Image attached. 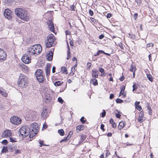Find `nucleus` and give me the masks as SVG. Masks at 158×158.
Segmentation results:
<instances>
[{"instance_id":"1","label":"nucleus","mask_w":158,"mask_h":158,"mask_svg":"<svg viewBox=\"0 0 158 158\" xmlns=\"http://www.w3.org/2000/svg\"><path fill=\"white\" fill-rule=\"evenodd\" d=\"M42 50V47L40 44L31 46L27 49V55L30 57L32 56L37 55L41 53Z\"/></svg>"},{"instance_id":"2","label":"nucleus","mask_w":158,"mask_h":158,"mask_svg":"<svg viewBox=\"0 0 158 158\" xmlns=\"http://www.w3.org/2000/svg\"><path fill=\"white\" fill-rule=\"evenodd\" d=\"M18 132L23 138L26 137L28 135L30 138H32L34 136L31 131L30 126L28 125L22 127L19 130Z\"/></svg>"},{"instance_id":"3","label":"nucleus","mask_w":158,"mask_h":158,"mask_svg":"<svg viewBox=\"0 0 158 158\" xmlns=\"http://www.w3.org/2000/svg\"><path fill=\"white\" fill-rule=\"evenodd\" d=\"M15 14L17 16L24 21H28L29 19V15L27 11L21 8H16L15 10Z\"/></svg>"},{"instance_id":"4","label":"nucleus","mask_w":158,"mask_h":158,"mask_svg":"<svg viewBox=\"0 0 158 158\" xmlns=\"http://www.w3.org/2000/svg\"><path fill=\"white\" fill-rule=\"evenodd\" d=\"M56 40V38L53 34H49L47 39L45 40V44L46 47L49 48L52 47Z\"/></svg>"},{"instance_id":"5","label":"nucleus","mask_w":158,"mask_h":158,"mask_svg":"<svg viewBox=\"0 0 158 158\" xmlns=\"http://www.w3.org/2000/svg\"><path fill=\"white\" fill-rule=\"evenodd\" d=\"M28 83L27 78L25 76H22L21 74L18 82L19 86L23 88L27 85Z\"/></svg>"},{"instance_id":"6","label":"nucleus","mask_w":158,"mask_h":158,"mask_svg":"<svg viewBox=\"0 0 158 158\" xmlns=\"http://www.w3.org/2000/svg\"><path fill=\"white\" fill-rule=\"evenodd\" d=\"M30 128L33 134L35 136L38 132V125L36 123L31 124L30 126Z\"/></svg>"},{"instance_id":"7","label":"nucleus","mask_w":158,"mask_h":158,"mask_svg":"<svg viewBox=\"0 0 158 158\" xmlns=\"http://www.w3.org/2000/svg\"><path fill=\"white\" fill-rule=\"evenodd\" d=\"M10 121L13 124L15 125H18L21 123L22 120L18 117L13 116L10 118Z\"/></svg>"},{"instance_id":"8","label":"nucleus","mask_w":158,"mask_h":158,"mask_svg":"<svg viewBox=\"0 0 158 158\" xmlns=\"http://www.w3.org/2000/svg\"><path fill=\"white\" fill-rule=\"evenodd\" d=\"M30 56H29L27 53V54H25L23 55L21 58V60L24 63L26 64H29L31 62V58Z\"/></svg>"},{"instance_id":"9","label":"nucleus","mask_w":158,"mask_h":158,"mask_svg":"<svg viewBox=\"0 0 158 158\" xmlns=\"http://www.w3.org/2000/svg\"><path fill=\"white\" fill-rule=\"evenodd\" d=\"M6 56L7 54L6 52L3 49L0 48V62L6 60Z\"/></svg>"},{"instance_id":"10","label":"nucleus","mask_w":158,"mask_h":158,"mask_svg":"<svg viewBox=\"0 0 158 158\" xmlns=\"http://www.w3.org/2000/svg\"><path fill=\"white\" fill-rule=\"evenodd\" d=\"M11 11L9 9H6L4 11V15L6 18L9 19L11 18Z\"/></svg>"},{"instance_id":"11","label":"nucleus","mask_w":158,"mask_h":158,"mask_svg":"<svg viewBox=\"0 0 158 158\" xmlns=\"http://www.w3.org/2000/svg\"><path fill=\"white\" fill-rule=\"evenodd\" d=\"M48 24L49 30L52 32H54L55 31V28L53 22L51 20H49L48 22Z\"/></svg>"},{"instance_id":"12","label":"nucleus","mask_w":158,"mask_h":158,"mask_svg":"<svg viewBox=\"0 0 158 158\" xmlns=\"http://www.w3.org/2000/svg\"><path fill=\"white\" fill-rule=\"evenodd\" d=\"M29 116H30L32 120H36L38 119L37 117V113L35 111L32 112V113H30Z\"/></svg>"},{"instance_id":"13","label":"nucleus","mask_w":158,"mask_h":158,"mask_svg":"<svg viewBox=\"0 0 158 158\" xmlns=\"http://www.w3.org/2000/svg\"><path fill=\"white\" fill-rule=\"evenodd\" d=\"M12 135L11 131L9 130L4 131L2 135V136L3 137H5L10 136Z\"/></svg>"},{"instance_id":"14","label":"nucleus","mask_w":158,"mask_h":158,"mask_svg":"<svg viewBox=\"0 0 158 158\" xmlns=\"http://www.w3.org/2000/svg\"><path fill=\"white\" fill-rule=\"evenodd\" d=\"M144 111L143 110L141 111L139 114V117L137 119L139 123H142L143 121V118L144 116Z\"/></svg>"},{"instance_id":"15","label":"nucleus","mask_w":158,"mask_h":158,"mask_svg":"<svg viewBox=\"0 0 158 158\" xmlns=\"http://www.w3.org/2000/svg\"><path fill=\"white\" fill-rule=\"evenodd\" d=\"M92 77L95 78H98L99 73V72L96 69L93 70L92 71Z\"/></svg>"},{"instance_id":"16","label":"nucleus","mask_w":158,"mask_h":158,"mask_svg":"<svg viewBox=\"0 0 158 158\" xmlns=\"http://www.w3.org/2000/svg\"><path fill=\"white\" fill-rule=\"evenodd\" d=\"M73 134V131H70L67 136L65 138L61 140L60 141V142L61 143L62 142H65L69 140V138L71 137Z\"/></svg>"},{"instance_id":"17","label":"nucleus","mask_w":158,"mask_h":158,"mask_svg":"<svg viewBox=\"0 0 158 158\" xmlns=\"http://www.w3.org/2000/svg\"><path fill=\"white\" fill-rule=\"evenodd\" d=\"M43 75V73L42 70L39 69L37 70L35 72V75L36 78L39 79V77Z\"/></svg>"},{"instance_id":"18","label":"nucleus","mask_w":158,"mask_h":158,"mask_svg":"<svg viewBox=\"0 0 158 158\" xmlns=\"http://www.w3.org/2000/svg\"><path fill=\"white\" fill-rule=\"evenodd\" d=\"M41 116L44 118H45L47 117L48 116L46 108L43 109V111L41 113Z\"/></svg>"},{"instance_id":"19","label":"nucleus","mask_w":158,"mask_h":158,"mask_svg":"<svg viewBox=\"0 0 158 158\" xmlns=\"http://www.w3.org/2000/svg\"><path fill=\"white\" fill-rule=\"evenodd\" d=\"M53 53L52 52H50L47 56V59L48 61H51L53 58Z\"/></svg>"},{"instance_id":"20","label":"nucleus","mask_w":158,"mask_h":158,"mask_svg":"<svg viewBox=\"0 0 158 158\" xmlns=\"http://www.w3.org/2000/svg\"><path fill=\"white\" fill-rule=\"evenodd\" d=\"M51 68L50 65H47L45 69L46 74L47 76H48L50 75V71Z\"/></svg>"},{"instance_id":"21","label":"nucleus","mask_w":158,"mask_h":158,"mask_svg":"<svg viewBox=\"0 0 158 158\" xmlns=\"http://www.w3.org/2000/svg\"><path fill=\"white\" fill-rule=\"evenodd\" d=\"M67 47L68 48V50L67 51V59L68 60L70 59L71 57V52H70V49L69 47V46L68 43H67Z\"/></svg>"},{"instance_id":"22","label":"nucleus","mask_w":158,"mask_h":158,"mask_svg":"<svg viewBox=\"0 0 158 158\" xmlns=\"http://www.w3.org/2000/svg\"><path fill=\"white\" fill-rule=\"evenodd\" d=\"M84 129V126L83 125H79L76 127L77 131V133L79 131L82 130Z\"/></svg>"},{"instance_id":"23","label":"nucleus","mask_w":158,"mask_h":158,"mask_svg":"<svg viewBox=\"0 0 158 158\" xmlns=\"http://www.w3.org/2000/svg\"><path fill=\"white\" fill-rule=\"evenodd\" d=\"M125 123L123 122H121L119 123L118 127L120 130L122 129L125 126Z\"/></svg>"},{"instance_id":"24","label":"nucleus","mask_w":158,"mask_h":158,"mask_svg":"<svg viewBox=\"0 0 158 158\" xmlns=\"http://www.w3.org/2000/svg\"><path fill=\"white\" fill-rule=\"evenodd\" d=\"M0 94H1L2 96L5 97H7L8 95L7 93L6 92V91L3 89H2V90H1L0 91Z\"/></svg>"},{"instance_id":"25","label":"nucleus","mask_w":158,"mask_h":158,"mask_svg":"<svg viewBox=\"0 0 158 158\" xmlns=\"http://www.w3.org/2000/svg\"><path fill=\"white\" fill-rule=\"evenodd\" d=\"M37 80L40 82L42 83L43 82L44 80V78L43 75L40 76L39 77V79L38 78H36Z\"/></svg>"},{"instance_id":"26","label":"nucleus","mask_w":158,"mask_h":158,"mask_svg":"<svg viewBox=\"0 0 158 158\" xmlns=\"http://www.w3.org/2000/svg\"><path fill=\"white\" fill-rule=\"evenodd\" d=\"M61 71L62 73L65 74H67L68 73L67 69L66 67L62 66L61 67Z\"/></svg>"},{"instance_id":"27","label":"nucleus","mask_w":158,"mask_h":158,"mask_svg":"<svg viewBox=\"0 0 158 158\" xmlns=\"http://www.w3.org/2000/svg\"><path fill=\"white\" fill-rule=\"evenodd\" d=\"M20 66L23 71H27V67L24 64L22 63L20 64Z\"/></svg>"},{"instance_id":"28","label":"nucleus","mask_w":158,"mask_h":158,"mask_svg":"<svg viewBox=\"0 0 158 158\" xmlns=\"http://www.w3.org/2000/svg\"><path fill=\"white\" fill-rule=\"evenodd\" d=\"M136 68L135 65L131 64L130 66V70L132 72H135Z\"/></svg>"},{"instance_id":"29","label":"nucleus","mask_w":158,"mask_h":158,"mask_svg":"<svg viewBox=\"0 0 158 158\" xmlns=\"http://www.w3.org/2000/svg\"><path fill=\"white\" fill-rule=\"evenodd\" d=\"M99 71L101 73V76H105L106 74L105 73H104V69H103L102 68H100L99 69Z\"/></svg>"},{"instance_id":"30","label":"nucleus","mask_w":158,"mask_h":158,"mask_svg":"<svg viewBox=\"0 0 158 158\" xmlns=\"http://www.w3.org/2000/svg\"><path fill=\"white\" fill-rule=\"evenodd\" d=\"M86 137L85 135H82L81 137L80 140L79 141V143H81L84 141L86 139Z\"/></svg>"},{"instance_id":"31","label":"nucleus","mask_w":158,"mask_h":158,"mask_svg":"<svg viewBox=\"0 0 158 158\" xmlns=\"http://www.w3.org/2000/svg\"><path fill=\"white\" fill-rule=\"evenodd\" d=\"M90 82L93 83L94 85H96L98 84L97 80L95 79L91 80L90 81Z\"/></svg>"},{"instance_id":"32","label":"nucleus","mask_w":158,"mask_h":158,"mask_svg":"<svg viewBox=\"0 0 158 158\" xmlns=\"http://www.w3.org/2000/svg\"><path fill=\"white\" fill-rule=\"evenodd\" d=\"M63 83V82H61L60 81H57L56 82L54 83V85L56 86H60L61 85H62V84Z\"/></svg>"},{"instance_id":"33","label":"nucleus","mask_w":158,"mask_h":158,"mask_svg":"<svg viewBox=\"0 0 158 158\" xmlns=\"http://www.w3.org/2000/svg\"><path fill=\"white\" fill-rule=\"evenodd\" d=\"M58 132L60 135L61 136H63L64 135V132L63 129L59 130L58 131Z\"/></svg>"},{"instance_id":"34","label":"nucleus","mask_w":158,"mask_h":158,"mask_svg":"<svg viewBox=\"0 0 158 158\" xmlns=\"http://www.w3.org/2000/svg\"><path fill=\"white\" fill-rule=\"evenodd\" d=\"M147 77L148 80L151 82H152L153 81V79L152 76L150 74H147Z\"/></svg>"},{"instance_id":"35","label":"nucleus","mask_w":158,"mask_h":158,"mask_svg":"<svg viewBox=\"0 0 158 158\" xmlns=\"http://www.w3.org/2000/svg\"><path fill=\"white\" fill-rule=\"evenodd\" d=\"M14 0H5V3H6L7 5H9L13 2Z\"/></svg>"},{"instance_id":"36","label":"nucleus","mask_w":158,"mask_h":158,"mask_svg":"<svg viewBox=\"0 0 158 158\" xmlns=\"http://www.w3.org/2000/svg\"><path fill=\"white\" fill-rule=\"evenodd\" d=\"M9 139L10 140V141L11 142L14 143L17 142V141H16V139H15V138L10 137L9 138Z\"/></svg>"},{"instance_id":"37","label":"nucleus","mask_w":158,"mask_h":158,"mask_svg":"<svg viewBox=\"0 0 158 158\" xmlns=\"http://www.w3.org/2000/svg\"><path fill=\"white\" fill-rule=\"evenodd\" d=\"M129 36L128 37L133 40L135 39L136 38V36L135 35H134L133 34H128Z\"/></svg>"},{"instance_id":"38","label":"nucleus","mask_w":158,"mask_h":158,"mask_svg":"<svg viewBox=\"0 0 158 158\" xmlns=\"http://www.w3.org/2000/svg\"><path fill=\"white\" fill-rule=\"evenodd\" d=\"M123 101L121 99L118 98L116 100V102L117 103H120L123 102Z\"/></svg>"},{"instance_id":"39","label":"nucleus","mask_w":158,"mask_h":158,"mask_svg":"<svg viewBox=\"0 0 158 158\" xmlns=\"http://www.w3.org/2000/svg\"><path fill=\"white\" fill-rule=\"evenodd\" d=\"M147 109L148 110H149L148 111V114L150 115L152 114V110L151 109V107L150 106L148 105L147 107Z\"/></svg>"},{"instance_id":"40","label":"nucleus","mask_w":158,"mask_h":158,"mask_svg":"<svg viewBox=\"0 0 158 158\" xmlns=\"http://www.w3.org/2000/svg\"><path fill=\"white\" fill-rule=\"evenodd\" d=\"M133 90L132 91H134L136 90L138 88V86L135 83L133 84Z\"/></svg>"},{"instance_id":"41","label":"nucleus","mask_w":158,"mask_h":158,"mask_svg":"<svg viewBox=\"0 0 158 158\" xmlns=\"http://www.w3.org/2000/svg\"><path fill=\"white\" fill-rule=\"evenodd\" d=\"M45 98L47 101L48 102H50L51 99V98L50 96H45Z\"/></svg>"},{"instance_id":"42","label":"nucleus","mask_w":158,"mask_h":158,"mask_svg":"<svg viewBox=\"0 0 158 158\" xmlns=\"http://www.w3.org/2000/svg\"><path fill=\"white\" fill-rule=\"evenodd\" d=\"M8 151L6 147H4L2 150V153H6Z\"/></svg>"},{"instance_id":"43","label":"nucleus","mask_w":158,"mask_h":158,"mask_svg":"<svg viewBox=\"0 0 158 158\" xmlns=\"http://www.w3.org/2000/svg\"><path fill=\"white\" fill-rule=\"evenodd\" d=\"M58 100V101L61 103H63L64 102V100L62 99V98L60 97H59Z\"/></svg>"},{"instance_id":"44","label":"nucleus","mask_w":158,"mask_h":158,"mask_svg":"<svg viewBox=\"0 0 158 158\" xmlns=\"http://www.w3.org/2000/svg\"><path fill=\"white\" fill-rule=\"evenodd\" d=\"M135 107L137 110L139 111H140L142 109V107H141V106L139 105L136 106H135Z\"/></svg>"},{"instance_id":"45","label":"nucleus","mask_w":158,"mask_h":158,"mask_svg":"<svg viewBox=\"0 0 158 158\" xmlns=\"http://www.w3.org/2000/svg\"><path fill=\"white\" fill-rule=\"evenodd\" d=\"M84 118H85L84 117H82L80 119V121H81V122L82 123H85L86 120H84Z\"/></svg>"},{"instance_id":"46","label":"nucleus","mask_w":158,"mask_h":158,"mask_svg":"<svg viewBox=\"0 0 158 158\" xmlns=\"http://www.w3.org/2000/svg\"><path fill=\"white\" fill-rule=\"evenodd\" d=\"M2 144L6 145L8 143V141L6 139H4L2 141Z\"/></svg>"},{"instance_id":"47","label":"nucleus","mask_w":158,"mask_h":158,"mask_svg":"<svg viewBox=\"0 0 158 158\" xmlns=\"http://www.w3.org/2000/svg\"><path fill=\"white\" fill-rule=\"evenodd\" d=\"M39 143L40 144V146L41 147L42 146H47L46 145L44 144L43 143V141H41L39 142Z\"/></svg>"},{"instance_id":"48","label":"nucleus","mask_w":158,"mask_h":158,"mask_svg":"<svg viewBox=\"0 0 158 158\" xmlns=\"http://www.w3.org/2000/svg\"><path fill=\"white\" fill-rule=\"evenodd\" d=\"M106 114L105 111L104 110H103V112L102 113V118L104 117Z\"/></svg>"},{"instance_id":"49","label":"nucleus","mask_w":158,"mask_h":158,"mask_svg":"<svg viewBox=\"0 0 158 158\" xmlns=\"http://www.w3.org/2000/svg\"><path fill=\"white\" fill-rule=\"evenodd\" d=\"M74 5H72L70 6V10L71 11H74Z\"/></svg>"},{"instance_id":"50","label":"nucleus","mask_w":158,"mask_h":158,"mask_svg":"<svg viewBox=\"0 0 158 158\" xmlns=\"http://www.w3.org/2000/svg\"><path fill=\"white\" fill-rule=\"evenodd\" d=\"M89 13L90 15H91V16H93L94 15V13L93 11L91 9L89 10Z\"/></svg>"},{"instance_id":"51","label":"nucleus","mask_w":158,"mask_h":158,"mask_svg":"<svg viewBox=\"0 0 158 158\" xmlns=\"http://www.w3.org/2000/svg\"><path fill=\"white\" fill-rule=\"evenodd\" d=\"M153 44L152 43H151L148 44L147 45V47L148 48L150 47H153Z\"/></svg>"},{"instance_id":"52","label":"nucleus","mask_w":158,"mask_h":158,"mask_svg":"<svg viewBox=\"0 0 158 158\" xmlns=\"http://www.w3.org/2000/svg\"><path fill=\"white\" fill-rule=\"evenodd\" d=\"M74 66H73L72 67V69H71V72L70 73V74L72 75H73L74 74V72H75V71L74 70V71H73V67H74Z\"/></svg>"},{"instance_id":"53","label":"nucleus","mask_w":158,"mask_h":158,"mask_svg":"<svg viewBox=\"0 0 158 158\" xmlns=\"http://www.w3.org/2000/svg\"><path fill=\"white\" fill-rule=\"evenodd\" d=\"M120 112H118V113H116V116L117 118H119L121 116V115L119 114Z\"/></svg>"},{"instance_id":"54","label":"nucleus","mask_w":158,"mask_h":158,"mask_svg":"<svg viewBox=\"0 0 158 158\" xmlns=\"http://www.w3.org/2000/svg\"><path fill=\"white\" fill-rule=\"evenodd\" d=\"M21 153V151L20 150H19V149H17V150H16L15 151V154H20Z\"/></svg>"},{"instance_id":"55","label":"nucleus","mask_w":158,"mask_h":158,"mask_svg":"<svg viewBox=\"0 0 158 158\" xmlns=\"http://www.w3.org/2000/svg\"><path fill=\"white\" fill-rule=\"evenodd\" d=\"M104 37V35L102 34H101L99 36V38L100 39H102Z\"/></svg>"},{"instance_id":"56","label":"nucleus","mask_w":158,"mask_h":158,"mask_svg":"<svg viewBox=\"0 0 158 158\" xmlns=\"http://www.w3.org/2000/svg\"><path fill=\"white\" fill-rule=\"evenodd\" d=\"M90 19L92 22L94 23H95L96 22L95 20L93 18L91 17L90 18Z\"/></svg>"},{"instance_id":"57","label":"nucleus","mask_w":158,"mask_h":158,"mask_svg":"<svg viewBox=\"0 0 158 158\" xmlns=\"http://www.w3.org/2000/svg\"><path fill=\"white\" fill-rule=\"evenodd\" d=\"M106 16L107 18H109L111 16V14L110 13H108L106 15Z\"/></svg>"},{"instance_id":"58","label":"nucleus","mask_w":158,"mask_h":158,"mask_svg":"<svg viewBox=\"0 0 158 158\" xmlns=\"http://www.w3.org/2000/svg\"><path fill=\"white\" fill-rule=\"evenodd\" d=\"M138 14L137 13H135L134 15V18L135 19H136L138 17Z\"/></svg>"},{"instance_id":"59","label":"nucleus","mask_w":158,"mask_h":158,"mask_svg":"<svg viewBox=\"0 0 158 158\" xmlns=\"http://www.w3.org/2000/svg\"><path fill=\"white\" fill-rule=\"evenodd\" d=\"M114 95L113 94H110V99H112L114 97Z\"/></svg>"},{"instance_id":"60","label":"nucleus","mask_w":158,"mask_h":158,"mask_svg":"<svg viewBox=\"0 0 158 158\" xmlns=\"http://www.w3.org/2000/svg\"><path fill=\"white\" fill-rule=\"evenodd\" d=\"M139 103H140L139 102H137V101L135 102V106H136L139 105Z\"/></svg>"},{"instance_id":"61","label":"nucleus","mask_w":158,"mask_h":158,"mask_svg":"<svg viewBox=\"0 0 158 158\" xmlns=\"http://www.w3.org/2000/svg\"><path fill=\"white\" fill-rule=\"evenodd\" d=\"M56 70V67L55 66H53L52 68V72L53 73H55V72Z\"/></svg>"},{"instance_id":"62","label":"nucleus","mask_w":158,"mask_h":158,"mask_svg":"<svg viewBox=\"0 0 158 158\" xmlns=\"http://www.w3.org/2000/svg\"><path fill=\"white\" fill-rule=\"evenodd\" d=\"M110 123L112 124L114 123V121H113V119L112 118H111L110 119Z\"/></svg>"},{"instance_id":"63","label":"nucleus","mask_w":158,"mask_h":158,"mask_svg":"<svg viewBox=\"0 0 158 158\" xmlns=\"http://www.w3.org/2000/svg\"><path fill=\"white\" fill-rule=\"evenodd\" d=\"M11 152H13L14 150V148H10L9 149Z\"/></svg>"},{"instance_id":"64","label":"nucleus","mask_w":158,"mask_h":158,"mask_svg":"<svg viewBox=\"0 0 158 158\" xmlns=\"http://www.w3.org/2000/svg\"><path fill=\"white\" fill-rule=\"evenodd\" d=\"M110 154V153L109 152H108V151H106V157L108 156Z\"/></svg>"}]
</instances>
